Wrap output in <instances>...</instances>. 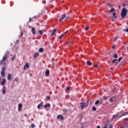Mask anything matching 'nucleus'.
Returning a JSON list of instances; mask_svg holds the SVG:
<instances>
[{
    "label": "nucleus",
    "mask_w": 128,
    "mask_h": 128,
    "mask_svg": "<svg viewBox=\"0 0 128 128\" xmlns=\"http://www.w3.org/2000/svg\"><path fill=\"white\" fill-rule=\"evenodd\" d=\"M71 42H72L71 41H68V42H67V44H71Z\"/></svg>",
    "instance_id": "40"
},
{
    "label": "nucleus",
    "mask_w": 128,
    "mask_h": 128,
    "mask_svg": "<svg viewBox=\"0 0 128 128\" xmlns=\"http://www.w3.org/2000/svg\"><path fill=\"white\" fill-rule=\"evenodd\" d=\"M22 36H24V32H21V34H20V38H22Z\"/></svg>",
    "instance_id": "32"
},
{
    "label": "nucleus",
    "mask_w": 128,
    "mask_h": 128,
    "mask_svg": "<svg viewBox=\"0 0 128 128\" xmlns=\"http://www.w3.org/2000/svg\"><path fill=\"white\" fill-rule=\"evenodd\" d=\"M100 104V100H97L95 102V104Z\"/></svg>",
    "instance_id": "24"
},
{
    "label": "nucleus",
    "mask_w": 128,
    "mask_h": 128,
    "mask_svg": "<svg viewBox=\"0 0 128 128\" xmlns=\"http://www.w3.org/2000/svg\"><path fill=\"white\" fill-rule=\"evenodd\" d=\"M128 10L126 8H124L122 9V12H121V16L123 18H124L125 16H126V14H128Z\"/></svg>",
    "instance_id": "1"
},
{
    "label": "nucleus",
    "mask_w": 128,
    "mask_h": 128,
    "mask_svg": "<svg viewBox=\"0 0 128 128\" xmlns=\"http://www.w3.org/2000/svg\"><path fill=\"white\" fill-rule=\"evenodd\" d=\"M2 80V77H0V82Z\"/></svg>",
    "instance_id": "50"
},
{
    "label": "nucleus",
    "mask_w": 128,
    "mask_h": 128,
    "mask_svg": "<svg viewBox=\"0 0 128 128\" xmlns=\"http://www.w3.org/2000/svg\"><path fill=\"white\" fill-rule=\"evenodd\" d=\"M4 62V60H0V66H2V64Z\"/></svg>",
    "instance_id": "33"
},
{
    "label": "nucleus",
    "mask_w": 128,
    "mask_h": 128,
    "mask_svg": "<svg viewBox=\"0 0 128 128\" xmlns=\"http://www.w3.org/2000/svg\"><path fill=\"white\" fill-rule=\"evenodd\" d=\"M94 68H98V65H96L95 66H94Z\"/></svg>",
    "instance_id": "42"
},
{
    "label": "nucleus",
    "mask_w": 128,
    "mask_h": 128,
    "mask_svg": "<svg viewBox=\"0 0 128 128\" xmlns=\"http://www.w3.org/2000/svg\"><path fill=\"white\" fill-rule=\"evenodd\" d=\"M116 62H118V60L117 59H115V60H112V62L113 64H115Z\"/></svg>",
    "instance_id": "27"
},
{
    "label": "nucleus",
    "mask_w": 128,
    "mask_h": 128,
    "mask_svg": "<svg viewBox=\"0 0 128 128\" xmlns=\"http://www.w3.org/2000/svg\"><path fill=\"white\" fill-rule=\"evenodd\" d=\"M113 16L115 18H117V16H116V12H114L113 13Z\"/></svg>",
    "instance_id": "31"
},
{
    "label": "nucleus",
    "mask_w": 128,
    "mask_h": 128,
    "mask_svg": "<svg viewBox=\"0 0 128 128\" xmlns=\"http://www.w3.org/2000/svg\"><path fill=\"white\" fill-rule=\"evenodd\" d=\"M66 16V15L65 14H62V18H60V20H59L60 22H62V20H64V18H65Z\"/></svg>",
    "instance_id": "11"
},
{
    "label": "nucleus",
    "mask_w": 128,
    "mask_h": 128,
    "mask_svg": "<svg viewBox=\"0 0 128 128\" xmlns=\"http://www.w3.org/2000/svg\"><path fill=\"white\" fill-rule=\"evenodd\" d=\"M97 128H100V126H97V127H96Z\"/></svg>",
    "instance_id": "48"
},
{
    "label": "nucleus",
    "mask_w": 128,
    "mask_h": 128,
    "mask_svg": "<svg viewBox=\"0 0 128 128\" xmlns=\"http://www.w3.org/2000/svg\"><path fill=\"white\" fill-rule=\"evenodd\" d=\"M92 110H93L94 112H96V106H92Z\"/></svg>",
    "instance_id": "23"
},
{
    "label": "nucleus",
    "mask_w": 128,
    "mask_h": 128,
    "mask_svg": "<svg viewBox=\"0 0 128 128\" xmlns=\"http://www.w3.org/2000/svg\"><path fill=\"white\" fill-rule=\"evenodd\" d=\"M8 58V54H5L2 58V60L4 62H6V60Z\"/></svg>",
    "instance_id": "7"
},
{
    "label": "nucleus",
    "mask_w": 128,
    "mask_h": 128,
    "mask_svg": "<svg viewBox=\"0 0 128 128\" xmlns=\"http://www.w3.org/2000/svg\"><path fill=\"white\" fill-rule=\"evenodd\" d=\"M38 52H44V48H40Z\"/></svg>",
    "instance_id": "22"
},
{
    "label": "nucleus",
    "mask_w": 128,
    "mask_h": 128,
    "mask_svg": "<svg viewBox=\"0 0 128 128\" xmlns=\"http://www.w3.org/2000/svg\"><path fill=\"white\" fill-rule=\"evenodd\" d=\"M85 30H90V27L86 26L85 28Z\"/></svg>",
    "instance_id": "36"
},
{
    "label": "nucleus",
    "mask_w": 128,
    "mask_h": 128,
    "mask_svg": "<svg viewBox=\"0 0 128 128\" xmlns=\"http://www.w3.org/2000/svg\"><path fill=\"white\" fill-rule=\"evenodd\" d=\"M46 100H50V96H47L46 97Z\"/></svg>",
    "instance_id": "38"
},
{
    "label": "nucleus",
    "mask_w": 128,
    "mask_h": 128,
    "mask_svg": "<svg viewBox=\"0 0 128 128\" xmlns=\"http://www.w3.org/2000/svg\"><path fill=\"white\" fill-rule=\"evenodd\" d=\"M4 88H6V86H4L2 87V94H6V89H4Z\"/></svg>",
    "instance_id": "17"
},
{
    "label": "nucleus",
    "mask_w": 128,
    "mask_h": 128,
    "mask_svg": "<svg viewBox=\"0 0 128 128\" xmlns=\"http://www.w3.org/2000/svg\"><path fill=\"white\" fill-rule=\"evenodd\" d=\"M42 102H40V104H39L38 105V106H37V108H38V110H40V107L41 106H42Z\"/></svg>",
    "instance_id": "12"
},
{
    "label": "nucleus",
    "mask_w": 128,
    "mask_h": 128,
    "mask_svg": "<svg viewBox=\"0 0 128 128\" xmlns=\"http://www.w3.org/2000/svg\"><path fill=\"white\" fill-rule=\"evenodd\" d=\"M124 120H128V118H126L124 119Z\"/></svg>",
    "instance_id": "47"
},
{
    "label": "nucleus",
    "mask_w": 128,
    "mask_h": 128,
    "mask_svg": "<svg viewBox=\"0 0 128 128\" xmlns=\"http://www.w3.org/2000/svg\"><path fill=\"white\" fill-rule=\"evenodd\" d=\"M68 30H66V31L64 32V34H68Z\"/></svg>",
    "instance_id": "46"
},
{
    "label": "nucleus",
    "mask_w": 128,
    "mask_h": 128,
    "mask_svg": "<svg viewBox=\"0 0 128 128\" xmlns=\"http://www.w3.org/2000/svg\"><path fill=\"white\" fill-rule=\"evenodd\" d=\"M30 20H32V19H30Z\"/></svg>",
    "instance_id": "51"
},
{
    "label": "nucleus",
    "mask_w": 128,
    "mask_h": 128,
    "mask_svg": "<svg viewBox=\"0 0 128 128\" xmlns=\"http://www.w3.org/2000/svg\"><path fill=\"white\" fill-rule=\"evenodd\" d=\"M57 118L58 120L60 118V120H64V116H62L59 114L57 116Z\"/></svg>",
    "instance_id": "10"
},
{
    "label": "nucleus",
    "mask_w": 128,
    "mask_h": 128,
    "mask_svg": "<svg viewBox=\"0 0 128 128\" xmlns=\"http://www.w3.org/2000/svg\"><path fill=\"white\" fill-rule=\"evenodd\" d=\"M70 16L66 17V20H70Z\"/></svg>",
    "instance_id": "39"
},
{
    "label": "nucleus",
    "mask_w": 128,
    "mask_h": 128,
    "mask_svg": "<svg viewBox=\"0 0 128 128\" xmlns=\"http://www.w3.org/2000/svg\"><path fill=\"white\" fill-rule=\"evenodd\" d=\"M34 126H34V124H31V125H30V128H34Z\"/></svg>",
    "instance_id": "28"
},
{
    "label": "nucleus",
    "mask_w": 128,
    "mask_h": 128,
    "mask_svg": "<svg viewBox=\"0 0 128 128\" xmlns=\"http://www.w3.org/2000/svg\"><path fill=\"white\" fill-rule=\"evenodd\" d=\"M86 64L88 66H90L92 64V63L90 60L87 61Z\"/></svg>",
    "instance_id": "19"
},
{
    "label": "nucleus",
    "mask_w": 128,
    "mask_h": 128,
    "mask_svg": "<svg viewBox=\"0 0 128 128\" xmlns=\"http://www.w3.org/2000/svg\"><path fill=\"white\" fill-rule=\"evenodd\" d=\"M8 80H12V74H10L8 75Z\"/></svg>",
    "instance_id": "13"
},
{
    "label": "nucleus",
    "mask_w": 128,
    "mask_h": 128,
    "mask_svg": "<svg viewBox=\"0 0 128 128\" xmlns=\"http://www.w3.org/2000/svg\"><path fill=\"white\" fill-rule=\"evenodd\" d=\"M50 104H46L44 106V108H50Z\"/></svg>",
    "instance_id": "16"
},
{
    "label": "nucleus",
    "mask_w": 128,
    "mask_h": 128,
    "mask_svg": "<svg viewBox=\"0 0 128 128\" xmlns=\"http://www.w3.org/2000/svg\"><path fill=\"white\" fill-rule=\"evenodd\" d=\"M88 101L86 102V103H84V102H80V106L81 108V110H83L84 108V106H86V108H87L88 106Z\"/></svg>",
    "instance_id": "3"
},
{
    "label": "nucleus",
    "mask_w": 128,
    "mask_h": 128,
    "mask_svg": "<svg viewBox=\"0 0 128 128\" xmlns=\"http://www.w3.org/2000/svg\"><path fill=\"white\" fill-rule=\"evenodd\" d=\"M45 76H50V70L48 69H47L46 71L45 72Z\"/></svg>",
    "instance_id": "8"
},
{
    "label": "nucleus",
    "mask_w": 128,
    "mask_h": 128,
    "mask_svg": "<svg viewBox=\"0 0 128 128\" xmlns=\"http://www.w3.org/2000/svg\"><path fill=\"white\" fill-rule=\"evenodd\" d=\"M126 114H128V112L124 113L123 114L120 116L118 114H116V115H114L112 116V120H114V118H122V116H126Z\"/></svg>",
    "instance_id": "2"
},
{
    "label": "nucleus",
    "mask_w": 128,
    "mask_h": 128,
    "mask_svg": "<svg viewBox=\"0 0 128 128\" xmlns=\"http://www.w3.org/2000/svg\"><path fill=\"white\" fill-rule=\"evenodd\" d=\"M122 60V57H120L118 59V60L119 62H120V61Z\"/></svg>",
    "instance_id": "26"
},
{
    "label": "nucleus",
    "mask_w": 128,
    "mask_h": 128,
    "mask_svg": "<svg viewBox=\"0 0 128 128\" xmlns=\"http://www.w3.org/2000/svg\"><path fill=\"white\" fill-rule=\"evenodd\" d=\"M30 68V64L28 62H26L24 64V70H28Z\"/></svg>",
    "instance_id": "5"
},
{
    "label": "nucleus",
    "mask_w": 128,
    "mask_h": 128,
    "mask_svg": "<svg viewBox=\"0 0 128 128\" xmlns=\"http://www.w3.org/2000/svg\"><path fill=\"white\" fill-rule=\"evenodd\" d=\"M38 33L40 34V36H42V34H44V30H39Z\"/></svg>",
    "instance_id": "20"
},
{
    "label": "nucleus",
    "mask_w": 128,
    "mask_h": 128,
    "mask_svg": "<svg viewBox=\"0 0 128 128\" xmlns=\"http://www.w3.org/2000/svg\"><path fill=\"white\" fill-rule=\"evenodd\" d=\"M39 54L38 53H35L34 55V58H38V56Z\"/></svg>",
    "instance_id": "21"
},
{
    "label": "nucleus",
    "mask_w": 128,
    "mask_h": 128,
    "mask_svg": "<svg viewBox=\"0 0 128 128\" xmlns=\"http://www.w3.org/2000/svg\"><path fill=\"white\" fill-rule=\"evenodd\" d=\"M116 97H112V98H110V102H116Z\"/></svg>",
    "instance_id": "9"
},
{
    "label": "nucleus",
    "mask_w": 128,
    "mask_h": 128,
    "mask_svg": "<svg viewBox=\"0 0 128 128\" xmlns=\"http://www.w3.org/2000/svg\"><path fill=\"white\" fill-rule=\"evenodd\" d=\"M6 79L3 78L2 82V86H4V84H6Z\"/></svg>",
    "instance_id": "15"
},
{
    "label": "nucleus",
    "mask_w": 128,
    "mask_h": 128,
    "mask_svg": "<svg viewBox=\"0 0 128 128\" xmlns=\"http://www.w3.org/2000/svg\"><path fill=\"white\" fill-rule=\"evenodd\" d=\"M66 90H70V87H66Z\"/></svg>",
    "instance_id": "37"
},
{
    "label": "nucleus",
    "mask_w": 128,
    "mask_h": 128,
    "mask_svg": "<svg viewBox=\"0 0 128 128\" xmlns=\"http://www.w3.org/2000/svg\"><path fill=\"white\" fill-rule=\"evenodd\" d=\"M116 48V45H114L112 47V48Z\"/></svg>",
    "instance_id": "44"
},
{
    "label": "nucleus",
    "mask_w": 128,
    "mask_h": 128,
    "mask_svg": "<svg viewBox=\"0 0 128 128\" xmlns=\"http://www.w3.org/2000/svg\"><path fill=\"white\" fill-rule=\"evenodd\" d=\"M118 8H120V5L118 6Z\"/></svg>",
    "instance_id": "49"
},
{
    "label": "nucleus",
    "mask_w": 128,
    "mask_h": 128,
    "mask_svg": "<svg viewBox=\"0 0 128 128\" xmlns=\"http://www.w3.org/2000/svg\"><path fill=\"white\" fill-rule=\"evenodd\" d=\"M15 80L18 82V78H16Z\"/></svg>",
    "instance_id": "41"
},
{
    "label": "nucleus",
    "mask_w": 128,
    "mask_h": 128,
    "mask_svg": "<svg viewBox=\"0 0 128 128\" xmlns=\"http://www.w3.org/2000/svg\"><path fill=\"white\" fill-rule=\"evenodd\" d=\"M55 32H56V28L53 30L52 33L51 34V36H54Z\"/></svg>",
    "instance_id": "18"
},
{
    "label": "nucleus",
    "mask_w": 128,
    "mask_h": 128,
    "mask_svg": "<svg viewBox=\"0 0 128 128\" xmlns=\"http://www.w3.org/2000/svg\"><path fill=\"white\" fill-rule=\"evenodd\" d=\"M16 58V56L14 55L12 58L11 60H14Z\"/></svg>",
    "instance_id": "30"
},
{
    "label": "nucleus",
    "mask_w": 128,
    "mask_h": 128,
    "mask_svg": "<svg viewBox=\"0 0 128 128\" xmlns=\"http://www.w3.org/2000/svg\"><path fill=\"white\" fill-rule=\"evenodd\" d=\"M22 103H20L18 105V110L19 112H22Z\"/></svg>",
    "instance_id": "6"
},
{
    "label": "nucleus",
    "mask_w": 128,
    "mask_h": 128,
    "mask_svg": "<svg viewBox=\"0 0 128 128\" xmlns=\"http://www.w3.org/2000/svg\"><path fill=\"white\" fill-rule=\"evenodd\" d=\"M63 112H68V110L64 108L63 110Z\"/></svg>",
    "instance_id": "35"
},
{
    "label": "nucleus",
    "mask_w": 128,
    "mask_h": 128,
    "mask_svg": "<svg viewBox=\"0 0 128 128\" xmlns=\"http://www.w3.org/2000/svg\"><path fill=\"white\" fill-rule=\"evenodd\" d=\"M116 38H117L116 37V38H114V42H116Z\"/></svg>",
    "instance_id": "45"
},
{
    "label": "nucleus",
    "mask_w": 128,
    "mask_h": 128,
    "mask_svg": "<svg viewBox=\"0 0 128 128\" xmlns=\"http://www.w3.org/2000/svg\"><path fill=\"white\" fill-rule=\"evenodd\" d=\"M64 38V34H62L58 37V40H61V38Z\"/></svg>",
    "instance_id": "25"
},
{
    "label": "nucleus",
    "mask_w": 128,
    "mask_h": 128,
    "mask_svg": "<svg viewBox=\"0 0 128 128\" xmlns=\"http://www.w3.org/2000/svg\"><path fill=\"white\" fill-rule=\"evenodd\" d=\"M108 126V124H105L104 128H106Z\"/></svg>",
    "instance_id": "43"
},
{
    "label": "nucleus",
    "mask_w": 128,
    "mask_h": 128,
    "mask_svg": "<svg viewBox=\"0 0 128 128\" xmlns=\"http://www.w3.org/2000/svg\"><path fill=\"white\" fill-rule=\"evenodd\" d=\"M114 12V8H112L110 10V12Z\"/></svg>",
    "instance_id": "34"
},
{
    "label": "nucleus",
    "mask_w": 128,
    "mask_h": 128,
    "mask_svg": "<svg viewBox=\"0 0 128 128\" xmlns=\"http://www.w3.org/2000/svg\"><path fill=\"white\" fill-rule=\"evenodd\" d=\"M118 58V56L117 54H114V58Z\"/></svg>",
    "instance_id": "29"
},
{
    "label": "nucleus",
    "mask_w": 128,
    "mask_h": 128,
    "mask_svg": "<svg viewBox=\"0 0 128 128\" xmlns=\"http://www.w3.org/2000/svg\"><path fill=\"white\" fill-rule=\"evenodd\" d=\"M6 67L3 66L2 68V71L0 72L1 76L2 78H4V76H6Z\"/></svg>",
    "instance_id": "4"
},
{
    "label": "nucleus",
    "mask_w": 128,
    "mask_h": 128,
    "mask_svg": "<svg viewBox=\"0 0 128 128\" xmlns=\"http://www.w3.org/2000/svg\"><path fill=\"white\" fill-rule=\"evenodd\" d=\"M32 34H36V29L34 27H32Z\"/></svg>",
    "instance_id": "14"
}]
</instances>
